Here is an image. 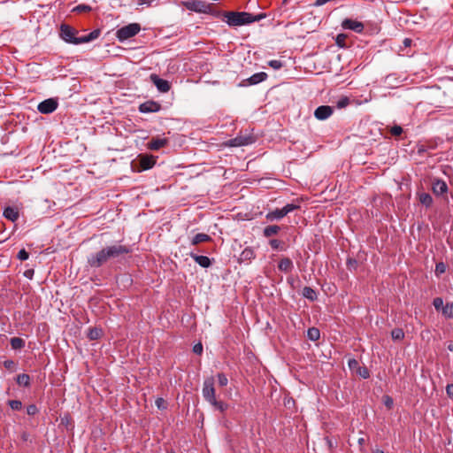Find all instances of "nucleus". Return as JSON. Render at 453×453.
Listing matches in <instances>:
<instances>
[{
    "label": "nucleus",
    "mask_w": 453,
    "mask_h": 453,
    "mask_svg": "<svg viewBox=\"0 0 453 453\" xmlns=\"http://www.w3.org/2000/svg\"><path fill=\"white\" fill-rule=\"evenodd\" d=\"M342 27L346 29L353 30L357 33H361L364 30L363 23L349 19L343 20Z\"/></svg>",
    "instance_id": "obj_13"
},
{
    "label": "nucleus",
    "mask_w": 453,
    "mask_h": 453,
    "mask_svg": "<svg viewBox=\"0 0 453 453\" xmlns=\"http://www.w3.org/2000/svg\"><path fill=\"white\" fill-rule=\"evenodd\" d=\"M344 40H345V35H337V38H336V43L339 46L343 47Z\"/></svg>",
    "instance_id": "obj_51"
},
{
    "label": "nucleus",
    "mask_w": 453,
    "mask_h": 453,
    "mask_svg": "<svg viewBox=\"0 0 453 453\" xmlns=\"http://www.w3.org/2000/svg\"><path fill=\"white\" fill-rule=\"evenodd\" d=\"M282 211H283L282 209H276L274 211H272L267 213L266 219L268 220H275V219H282L283 217H285V214H283Z\"/></svg>",
    "instance_id": "obj_22"
},
{
    "label": "nucleus",
    "mask_w": 453,
    "mask_h": 453,
    "mask_svg": "<svg viewBox=\"0 0 453 453\" xmlns=\"http://www.w3.org/2000/svg\"><path fill=\"white\" fill-rule=\"evenodd\" d=\"M4 216L7 219L14 222L19 218V212L15 208L12 207H6L4 211Z\"/></svg>",
    "instance_id": "obj_17"
},
{
    "label": "nucleus",
    "mask_w": 453,
    "mask_h": 453,
    "mask_svg": "<svg viewBox=\"0 0 453 453\" xmlns=\"http://www.w3.org/2000/svg\"><path fill=\"white\" fill-rule=\"evenodd\" d=\"M383 403L388 409H391L394 403L393 399L388 395L383 396Z\"/></svg>",
    "instance_id": "obj_45"
},
{
    "label": "nucleus",
    "mask_w": 453,
    "mask_h": 453,
    "mask_svg": "<svg viewBox=\"0 0 453 453\" xmlns=\"http://www.w3.org/2000/svg\"><path fill=\"white\" fill-rule=\"evenodd\" d=\"M193 351L197 354V355H201L202 352H203V345L202 343H197L194 346L193 348Z\"/></svg>",
    "instance_id": "obj_50"
},
{
    "label": "nucleus",
    "mask_w": 453,
    "mask_h": 453,
    "mask_svg": "<svg viewBox=\"0 0 453 453\" xmlns=\"http://www.w3.org/2000/svg\"><path fill=\"white\" fill-rule=\"evenodd\" d=\"M226 18L227 19V23L230 26H242L250 24L255 21H259L262 19L265 18V13H260L257 15H252L249 12H229L226 13Z\"/></svg>",
    "instance_id": "obj_3"
},
{
    "label": "nucleus",
    "mask_w": 453,
    "mask_h": 453,
    "mask_svg": "<svg viewBox=\"0 0 453 453\" xmlns=\"http://www.w3.org/2000/svg\"><path fill=\"white\" fill-rule=\"evenodd\" d=\"M101 335H102V330L99 328H96V327L90 328L88 333V337L90 340H97L101 337Z\"/></svg>",
    "instance_id": "obj_29"
},
{
    "label": "nucleus",
    "mask_w": 453,
    "mask_h": 453,
    "mask_svg": "<svg viewBox=\"0 0 453 453\" xmlns=\"http://www.w3.org/2000/svg\"><path fill=\"white\" fill-rule=\"evenodd\" d=\"M280 229V226H276V225L268 226L264 229V235L265 237H271L273 235L277 234L279 233Z\"/></svg>",
    "instance_id": "obj_26"
},
{
    "label": "nucleus",
    "mask_w": 453,
    "mask_h": 453,
    "mask_svg": "<svg viewBox=\"0 0 453 453\" xmlns=\"http://www.w3.org/2000/svg\"><path fill=\"white\" fill-rule=\"evenodd\" d=\"M442 314L448 318L453 317V303H447L442 307Z\"/></svg>",
    "instance_id": "obj_31"
},
{
    "label": "nucleus",
    "mask_w": 453,
    "mask_h": 453,
    "mask_svg": "<svg viewBox=\"0 0 453 453\" xmlns=\"http://www.w3.org/2000/svg\"><path fill=\"white\" fill-rule=\"evenodd\" d=\"M140 30L141 27L139 24L131 23L119 28L116 33V36L120 42H123L137 35Z\"/></svg>",
    "instance_id": "obj_5"
},
{
    "label": "nucleus",
    "mask_w": 453,
    "mask_h": 453,
    "mask_svg": "<svg viewBox=\"0 0 453 453\" xmlns=\"http://www.w3.org/2000/svg\"><path fill=\"white\" fill-rule=\"evenodd\" d=\"M190 256L200 266L203 268H207L211 265V260L206 256H199L193 253Z\"/></svg>",
    "instance_id": "obj_16"
},
{
    "label": "nucleus",
    "mask_w": 453,
    "mask_h": 453,
    "mask_svg": "<svg viewBox=\"0 0 453 453\" xmlns=\"http://www.w3.org/2000/svg\"><path fill=\"white\" fill-rule=\"evenodd\" d=\"M354 264H356V261L354 260L353 262L351 260L349 261V265H354Z\"/></svg>",
    "instance_id": "obj_58"
},
{
    "label": "nucleus",
    "mask_w": 453,
    "mask_h": 453,
    "mask_svg": "<svg viewBox=\"0 0 453 453\" xmlns=\"http://www.w3.org/2000/svg\"><path fill=\"white\" fill-rule=\"evenodd\" d=\"M218 382H219V386L225 387L228 383V380L224 373H219L218 374Z\"/></svg>",
    "instance_id": "obj_38"
},
{
    "label": "nucleus",
    "mask_w": 453,
    "mask_h": 453,
    "mask_svg": "<svg viewBox=\"0 0 453 453\" xmlns=\"http://www.w3.org/2000/svg\"><path fill=\"white\" fill-rule=\"evenodd\" d=\"M202 392L203 398L220 412H224L227 409L228 405L226 403L218 401L216 398L213 377L207 378L203 381Z\"/></svg>",
    "instance_id": "obj_2"
},
{
    "label": "nucleus",
    "mask_w": 453,
    "mask_h": 453,
    "mask_svg": "<svg viewBox=\"0 0 453 453\" xmlns=\"http://www.w3.org/2000/svg\"><path fill=\"white\" fill-rule=\"evenodd\" d=\"M281 242L277 240V239H273L270 241V245L271 247L273 249V250H278L280 249V245H281Z\"/></svg>",
    "instance_id": "obj_47"
},
{
    "label": "nucleus",
    "mask_w": 453,
    "mask_h": 453,
    "mask_svg": "<svg viewBox=\"0 0 453 453\" xmlns=\"http://www.w3.org/2000/svg\"><path fill=\"white\" fill-rule=\"evenodd\" d=\"M278 267L280 271L288 273L293 268V263L290 258L284 257L279 262Z\"/></svg>",
    "instance_id": "obj_18"
},
{
    "label": "nucleus",
    "mask_w": 453,
    "mask_h": 453,
    "mask_svg": "<svg viewBox=\"0 0 453 453\" xmlns=\"http://www.w3.org/2000/svg\"><path fill=\"white\" fill-rule=\"evenodd\" d=\"M307 337L311 341H318L320 337V332L317 327H311L307 331Z\"/></svg>",
    "instance_id": "obj_27"
},
{
    "label": "nucleus",
    "mask_w": 453,
    "mask_h": 453,
    "mask_svg": "<svg viewBox=\"0 0 453 453\" xmlns=\"http://www.w3.org/2000/svg\"><path fill=\"white\" fill-rule=\"evenodd\" d=\"M4 366L6 368V369H9V370H12L15 366V363L12 361V360H5L4 362Z\"/></svg>",
    "instance_id": "obj_49"
},
{
    "label": "nucleus",
    "mask_w": 453,
    "mask_h": 453,
    "mask_svg": "<svg viewBox=\"0 0 453 453\" xmlns=\"http://www.w3.org/2000/svg\"><path fill=\"white\" fill-rule=\"evenodd\" d=\"M411 42H412V41H411V39H409V38H405V39L403 40V44H404V46H405V47H409V46H411Z\"/></svg>",
    "instance_id": "obj_54"
},
{
    "label": "nucleus",
    "mask_w": 453,
    "mask_h": 453,
    "mask_svg": "<svg viewBox=\"0 0 453 453\" xmlns=\"http://www.w3.org/2000/svg\"><path fill=\"white\" fill-rule=\"evenodd\" d=\"M445 271H446V266L442 262L436 264L435 272L437 273L441 274V273H445Z\"/></svg>",
    "instance_id": "obj_46"
},
{
    "label": "nucleus",
    "mask_w": 453,
    "mask_h": 453,
    "mask_svg": "<svg viewBox=\"0 0 453 453\" xmlns=\"http://www.w3.org/2000/svg\"><path fill=\"white\" fill-rule=\"evenodd\" d=\"M390 133L394 136H398L403 133V128L400 126H394L391 127Z\"/></svg>",
    "instance_id": "obj_40"
},
{
    "label": "nucleus",
    "mask_w": 453,
    "mask_h": 453,
    "mask_svg": "<svg viewBox=\"0 0 453 453\" xmlns=\"http://www.w3.org/2000/svg\"><path fill=\"white\" fill-rule=\"evenodd\" d=\"M391 336L394 340H402L404 337V333L401 328L392 330Z\"/></svg>",
    "instance_id": "obj_32"
},
{
    "label": "nucleus",
    "mask_w": 453,
    "mask_h": 453,
    "mask_svg": "<svg viewBox=\"0 0 453 453\" xmlns=\"http://www.w3.org/2000/svg\"><path fill=\"white\" fill-rule=\"evenodd\" d=\"M357 373L359 374L362 378L366 379L369 377V372L365 367H358V370L357 371Z\"/></svg>",
    "instance_id": "obj_41"
},
{
    "label": "nucleus",
    "mask_w": 453,
    "mask_h": 453,
    "mask_svg": "<svg viewBox=\"0 0 453 453\" xmlns=\"http://www.w3.org/2000/svg\"><path fill=\"white\" fill-rule=\"evenodd\" d=\"M154 0H139L138 1V4L140 5H142V4H150Z\"/></svg>",
    "instance_id": "obj_53"
},
{
    "label": "nucleus",
    "mask_w": 453,
    "mask_h": 453,
    "mask_svg": "<svg viewBox=\"0 0 453 453\" xmlns=\"http://www.w3.org/2000/svg\"><path fill=\"white\" fill-rule=\"evenodd\" d=\"M78 31L66 24L60 27V37L68 43L81 44V36L77 37Z\"/></svg>",
    "instance_id": "obj_4"
},
{
    "label": "nucleus",
    "mask_w": 453,
    "mask_h": 453,
    "mask_svg": "<svg viewBox=\"0 0 453 453\" xmlns=\"http://www.w3.org/2000/svg\"><path fill=\"white\" fill-rule=\"evenodd\" d=\"M16 381L19 386L28 387L30 385V376L27 373L19 374Z\"/></svg>",
    "instance_id": "obj_24"
},
{
    "label": "nucleus",
    "mask_w": 453,
    "mask_h": 453,
    "mask_svg": "<svg viewBox=\"0 0 453 453\" xmlns=\"http://www.w3.org/2000/svg\"><path fill=\"white\" fill-rule=\"evenodd\" d=\"M432 190L434 195L441 196L448 192V185L441 179H434L432 182Z\"/></svg>",
    "instance_id": "obj_11"
},
{
    "label": "nucleus",
    "mask_w": 453,
    "mask_h": 453,
    "mask_svg": "<svg viewBox=\"0 0 453 453\" xmlns=\"http://www.w3.org/2000/svg\"><path fill=\"white\" fill-rule=\"evenodd\" d=\"M364 443H365V439L364 438H359L358 439V444L362 446Z\"/></svg>",
    "instance_id": "obj_55"
},
{
    "label": "nucleus",
    "mask_w": 453,
    "mask_h": 453,
    "mask_svg": "<svg viewBox=\"0 0 453 453\" xmlns=\"http://www.w3.org/2000/svg\"><path fill=\"white\" fill-rule=\"evenodd\" d=\"M373 453H384V451H383V450H381V449H375V450L373 451Z\"/></svg>",
    "instance_id": "obj_57"
},
{
    "label": "nucleus",
    "mask_w": 453,
    "mask_h": 453,
    "mask_svg": "<svg viewBox=\"0 0 453 453\" xmlns=\"http://www.w3.org/2000/svg\"><path fill=\"white\" fill-rule=\"evenodd\" d=\"M354 264H356V261L354 260L353 262L351 260L349 261V265H354Z\"/></svg>",
    "instance_id": "obj_59"
},
{
    "label": "nucleus",
    "mask_w": 453,
    "mask_h": 453,
    "mask_svg": "<svg viewBox=\"0 0 453 453\" xmlns=\"http://www.w3.org/2000/svg\"><path fill=\"white\" fill-rule=\"evenodd\" d=\"M333 107L329 105H321L315 110L314 116L319 120H325L328 119L333 114Z\"/></svg>",
    "instance_id": "obj_10"
},
{
    "label": "nucleus",
    "mask_w": 453,
    "mask_h": 453,
    "mask_svg": "<svg viewBox=\"0 0 453 453\" xmlns=\"http://www.w3.org/2000/svg\"><path fill=\"white\" fill-rule=\"evenodd\" d=\"M38 412L36 405L30 404L27 407V413L30 416L35 415Z\"/></svg>",
    "instance_id": "obj_43"
},
{
    "label": "nucleus",
    "mask_w": 453,
    "mask_h": 453,
    "mask_svg": "<svg viewBox=\"0 0 453 453\" xmlns=\"http://www.w3.org/2000/svg\"><path fill=\"white\" fill-rule=\"evenodd\" d=\"M433 305L434 306L435 310H437V311H439L441 309L442 310V307H444L442 298H441V297L434 298L433 301Z\"/></svg>",
    "instance_id": "obj_36"
},
{
    "label": "nucleus",
    "mask_w": 453,
    "mask_h": 453,
    "mask_svg": "<svg viewBox=\"0 0 453 453\" xmlns=\"http://www.w3.org/2000/svg\"><path fill=\"white\" fill-rule=\"evenodd\" d=\"M160 110V104L154 101H147L139 106V111L142 113L157 112Z\"/></svg>",
    "instance_id": "obj_14"
},
{
    "label": "nucleus",
    "mask_w": 453,
    "mask_h": 453,
    "mask_svg": "<svg viewBox=\"0 0 453 453\" xmlns=\"http://www.w3.org/2000/svg\"><path fill=\"white\" fill-rule=\"evenodd\" d=\"M446 392H447L448 395L453 396V384H449L446 387Z\"/></svg>",
    "instance_id": "obj_52"
},
{
    "label": "nucleus",
    "mask_w": 453,
    "mask_h": 453,
    "mask_svg": "<svg viewBox=\"0 0 453 453\" xmlns=\"http://www.w3.org/2000/svg\"><path fill=\"white\" fill-rule=\"evenodd\" d=\"M58 102L53 98L46 99L38 104V111L43 114H50L58 108Z\"/></svg>",
    "instance_id": "obj_9"
},
{
    "label": "nucleus",
    "mask_w": 453,
    "mask_h": 453,
    "mask_svg": "<svg viewBox=\"0 0 453 453\" xmlns=\"http://www.w3.org/2000/svg\"><path fill=\"white\" fill-rule=\"evenodd\" d=\"M448 349L449 351H453V343H450L449 346H448Z\"/></svg>",
    "instance_id": "obj_56"
},
{
    "label": "nucleus",
    "mask_w": 453,
    "mask_h": 453,
    "mask_svg": "<svg viewBox=\"0 0 453 453\" xmlns=\"http://www.w3.org/2000/svg\"><path fill=\"white\" fill-rule=\"evenodd\" d=\"M255 257V252L251 248H246L242 250L240 255V260L242 262H250Z\"/></svg>",
    "instance_id": "obj_20"
},
{
    "label": "nucleus",
    "mask_w": 453,
    "mask_h": 453,
    "mask_svg": "<svg viewBox=\"0 0 453 453\" xmlns=\"http://www.w3.org/2000/svg\"><path fill=\"white\" fill-rule=\"evenodd\" d=\"M99 35H100V31L96 29V30L90 32L87 35L81 36V43L91 42V41L96 39L99 36Z\"/></svg>",
    "instance_id": "obj_25"
},
{
    "label": "nucleus",
    "mask_w": 453,
    "mask_h": 453,
    "mask_svg": "<svg viewBox=\"0 0 453 453\" xmlns=\"http://www.w3.org/2000/svg\"><path fill=\"white\" fill-rule=\"evenodd\" d=\"M336 104L339 109L344 108L349 104V99L347 96H342L337 101Z\"/></svg>",
    "instance_id": "obj_34"
},
{
    "label": "nucleus",
    "mask_w": 453,
    "mask_h": 453,
    "mask_svg": "<svg viewBox=\"0 0 453 453\" xmlns=\"http://www.w3.org/2000/svg\"><path fill=\"white\" fill-rule=\"evenodd\" d=\"M90 11H91V7L87 4H79L73 9V12H80V13L81 12H88Z\"/></svg>",
    "instance_id": "obj_33"
},
{
    "label": "nucleus",
    "mask_w": 453,
    "mask_h": 453,
    "mask_svg": "<svg viewBox=\"0 0 453 453\" xmlns=\"http://www.w3.org/2000/svg\"><path fill=\"white\" fill-rule=\"evenodd\" d=\"M268 65H269L272 68H273V69H275V70H278V69L281 68V67H282V65H282V63H281V61H280V60H270V61L268 62Z\"/></svg>",
    "instance_id": "obj_39"
},
{
    "label": "nucleus",
    "mask_w": 453,
    "mask_h": 453,
    "mask_svg": "<svg viewBox=\"0 0 453 453\" xmlns=\"http://www.w3.org/2000/svg\"><path fill=\"white\" fill-rule=\"evenodd\" d=\"M8 403L12 410L18 411L22 407V403L19 400H10Z\"/></svg>",
    "instance_id": "obj_37"
},
{
    "label": "nucleus",
    "mask_w": 453,
    "mask_h": 453,
    "mask_svg": "<svg viewBox=\"0 0 453 453\" xmlns=\"http://www.w3.org/2000/svg\"><path fill=\"white\" fill-rule=\"evenodd\" d=\"M266 78H267V74L264 72H261V73H257L253 74L252 76H250L248 79V81L250 84L255 85V84H257V83H260V82L265 81Z\"/></svg>",
    "instance_id": "obj_19"
},
{
    "label": "nucleus",
    "mask_w": 453,
    "mask_h": 453,
    "mask_svg": "<svg viewBox=\"0 0 453 453\" xmlns=\"http://www.w3.org/2000/svg\"><path fill=\"white\" fill-rule=\"evenodd\" d=\"M419 202L426 206H430L433 203V198L429 194L422 193L419 195Z\"/></svg>",
    "instance_id": "obj_30"
},
{
    "label": "nucleus",
    "mask_w": 453,
    "mask_h": 453,
    "mask_svg": "<svg viewBox=\"0 0 453 453\" xmlns=\"http://www.w3.org/2000/svg\"><path fill=\"white\" fill-rule=\"evenodd\" d=\"M181 4L188 10L198 13H209L211 12V4L202 0L185 1Z\"/></svg>",
    "instance_id": "obj_6"
},
{
    "label": "nucleus",
    "mask_w": 453,
    "mask_h": 453,
    "mask_svg": "<svg viewBox=\"0 0 453 453\" xmlns=\"http://www.w3.org/2000/svg\"><path fill=\"white\" fill-rule=\"evenodd\" d=\"M18 258L21 261H25L28 258V252H27L24 249L20 250L18 253Z\"/></svg>",
    "instance_id": "obj_44"
},
{
    "label": "nucleus",
    "mask_w": 453,
    "mask_h": 453,
    "mask_svg": "<svg viewBox=\"0 0 453 453\" xmlns=\"http://www.w3.org/2000/svg\"><path fill=\"white\" fill-rule=\"evenodd\" d=\"M156 405L158 409H165L166 403L163 398L159 397L156 400Z\"/></svg>",
    "instance_id": "obj_48"
},
{
    "label": "nucleus",
    "mask_w": 453,
    "mask_h": 453,
    "mask_svg": "<svg viewBox=\"0 0 453 453\" xmlns=\"http://www.w3.org/2000/svg\"><path fill=\"white\" fill-rule=\"evenodd\" d=\"M168 143V140L166 138H152L151 141L148 143V148L151 150H158L159 149L165 147Z\"/></svg>",
    "instance_id": "obj_15"
},
{
    "label": "nucleus",
    "mask_w": 453,
    "mask_h": 453,
    "mask_svg": "<svg viewBox=\"0 0 453 453\" xmlns=\"http://www.w3.org/2000/svg\"><path fill=\"white\" fill-rule=\"evenodd\" d=\"M131 252L127 245L119 243L107 246L88 257V264L92 267H100L111 260L119 259Z\"/></svg>",
    "instance_id": "obj_1"
},
{
    "label": "nucleus",
    "mask_w": 453,
    "mask_h": 453,
    "mask_svg": "<svg viewBox=\"0 0 453 453\" xmlns=\"http://www.w3.org/2000/svg\"><path fill=\"white\" fill-rule=\"evenodd\" d=\"M211 240V237L206 234H197L192 238L191 244L197 245L201 242H210Z\"/></svg>",
    "instance_id": "obj_21"
},
{
    "label": "nucleus",
    "mask_w": 453,
    "mask_h": 453,
    "mask_svg": "<svg viewBox=\"0 0 453 453\" xmlns=\"http://www.w3.org/2000/svg\"><path fill=\"white\" fill-rule=\"evenodd\" d=\"M349 367L350 370H353V371L355 370L357 372L358 370V367H360V366H359L357 360L353 358V359L349 360Z\"/></svg>",
    "instance_id": "obj_42"
},
{
    "label": "nucleus",
    "mask_w": 453,
    "mask_h": 453,
    "mask_svg": "<svg viewBox=\"0 0 453 453\" xmlns=\"http://www.w3.org/2000/svg\"><path fill=\"white\" fill-rule=\"evenodd\" d=\"M156 164V159L151 155H140L139 156V165H134V171L142 172L145 170H149L154 166Z\"/></svg>",
    "instance_id": "obj_7"
},
{
    "label": "nucleus",
    "mask_w": 453,
    "mask_h": 453,
    "mask_svg": "<svg viewBox=\"0 0 453 453\" xmlns=\"http://www.w3.org/2000/svg\"><path fill=\"white\" fill-rule=\"evenodd\" d=\"M303 297H305L311 301H314L317 299V293L311 287H304L303 288Z\"/></svg>",
    "instance_id": "obj_23"
},
{
    "label": "nucleus",
    "mask_w": 453,
    "mask_h": 453,
    "mask_svg": "<svg viewBox=\"0 0 453 453\" xmlns=\"http://www.w3.org/2000/svg\"><path fill=\"white\" fill-rule=\"evenodd\" d=\"M255 141V137L251 134H240L230 139L226 144L231 147H240L252 144Z\"/></svg>",
    "instance_id": "obj_8"
},
{
    "label": "nucleus",
    "mask_w": 453,
    "mask_h": 453,
    "mask_svg": "<svg viewBox=\"0 0 453 453\" xmlns=\"http://www.w3.org/2000/svg\"><path fill=\"white\" fill-rule=\"evenodd\" d=\"M298 208H299V205H296V204H293V203H288V204H287L286 206H284L281 209L283 211H282L283 214H285V216H286L288 213H289V212H291V211H295V210H296Z\"/></svg>",
    "instance_id": "obj_35"
},
{
    "label": "nucleus",
    "mask_w": 453,
    "mask_h": 453,
    "mask_svg": "<svg viewBox=\"0 0 453 453\" xmlns=\"http://www.w3.org/2000/svg\"><path fill=\"white\" fill-rule=\"evenodd\" d=\"M11 346L13 349H19L25 346V342L19 337H13L11 339Z\"/></svg>",
    "instance_id": "obj_28"
},
{
    "label": "nucleus",
    "mask_w": 453,
    "mask_h": 453,
    "mask_svg": "<svg viewBox=\"0 0 453 453\" xmlns=\"http://www.w3.org/2000/svg\"><path fill=\"white\" fill-rule=\"evenodd\" d=\"M150 80L160 92L166 93L171 88L170 83L167 81L159 78L156 74H151Z\"/></svg>",
    "instance_id": "obj_12"
}]
</instances>
